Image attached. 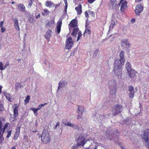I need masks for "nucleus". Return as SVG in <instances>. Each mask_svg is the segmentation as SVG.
<instances>
[{"instance_id":"obj_1","label":"nucleus","mask_w":149,"mask_h":149,"mask_svg":"<svg viewBox=\"0 0 149 149\" xmlns=\"http://www.w3.org/2000/svg\"><path fill=\"white\" fill-rule=\"evenodd\" d=\"M124 54V52L123 51H121L119 54L120 59H117L115 61L113 71L116 76L120 75L121 76L122 66L124 65L125 61Z\"/></svg>"},{"instance_id":"obj_2","label":"nucleus","mask_w":149,"mask_h":149,"mask_svg":"<svg viewBox=\"0 0 149 149\" xmlns=\"http://www.w3.org/2000/svg\"><path fill=\"white\" fill-rule=\"evenodd\" d=\"M38 135L39 138H41L42 143L45 144H47L49 141L50 138L48 130H44L42 135L39 133H38Z\"/></svg>"},{"instance_id":"obj_3","label":"nucleus","mask_w":149,"mask_h":149,"mask_svg":"<svg viewBox=\"0 0 149 149\" xmlns=\"http://www.w3.org/2000/svg\"><path fill=\"white\" fill-rule=\"evenodd\" d=\"M123 107L121 104H116L113 106L112 110V114L113 116H116L120 114L122 111Z\"/></svg>"},{"instance_id":"obj_4","label":"nucleus","mask_w":149,"mask_h":149,"mask_svg":"<svg viewBox=\"0 0 149 149\" xmlns=\"http://www.w3.org/2000/svg\"><path fill=\"white\" fill-rule=\"evenodd\" d=\"M85 140L84 135L80 134L76 139L77 145L78 146H83L87 141H85Z\"/></svg>"},{"instance_id":"obj_5","label":"nucleus","mask_w":149,"mask_h":149,"mask_svg":"<svg viewBox=\"0 0 149 149\" xmlns=\"http://www.w3.org/2000/svg\"><path fill=\"white\" fill-rule=\"evenodd\" d=\"M143 139L146 142V145L149 149V129H147L144 132Z\"/></svg>"},{"instance_id":"obj_6","label":"nucleus","mask_w":149,"mask_h":149,"mask_svg":"<svg viewBox=\"0 0 149 149\" xmlns=\"http://www.w3.org/2000/svg\"><path fill=\"white\" fill-rule=\"evenodd\" d=\"M78 22L76 19H72L68 24V28L70 31L72 30L73 28L77 27Z\"/></svg>"},{"instance_id":"obj_7","label":"nucleus","mask_w":149,"mask_h":149,"mask_svg":"<svg viewBox=\"0 0 149 149\" xmlns=\"http://www.w3.org/2000/svg\"><path fill=\"white\" fill-rule=\"evenodd\" d=\"M73 45V42L72 39L71 37H69L66 41L65 48L66 49H71Z\"/></svg>"},{"instance_id":"obj_8","label":"nucleus","mask_w":149,"mask_h":149,"mask_svg":"<svg viewBox=\"0 0 149 149\" xmlns=\"http://www.w3.org/2000/svg\"><path fill=\"white\" fill-rule=\"evenodd\" d=\"M108 6L110 9H115L117 7L116 0H110Z\"/></svg>"},{"instance_id":"obj_9","label":"nucleus","mask_w":149,"mask_h":149,"mask_svg":"<svg viewBox=\"0 0 149 149\" xmlns=\"http://www.w3.org/2000/svg\"><path fill=\"white\" fill-rule=\"evenodd\" d=\"M143 9V6L141 4H138L136 7L135 12L136 15H139Z\"/></svg>"},{"instance_id":"obj_10","label":"nucleus","mask_w":149,"mask_h":149,"mask_svg":"<svg viewBox=\"0 0 149 149\" xmlns=\"http://www.w3.org/2000/svg\"><path fill=\"white\" fill-rule=\"evenodd\" d=\"M127 1L121 2L120 1L118 3L119 5L121 4V7L120 10L123 13H125V11L127 8Z\"/></svg>"},{"instance_id":"obj_11","label":"nucleus","mask_w":149,"mask_h":149,"mask_svg":"<svg viewBox=\"0 0 149 149\" xmlns=\"http://www.w3.org/2000/svg\"><path fill=\"white\" fill-rule=\"evenodd\" d=\"M19 105L18 104H14L13 106L12 107L13 109V114L14 117L15 118L17 117L18 115V109Z\"/></svg>"},{"instance_id":"obj_12","label":"nucleus","mask_w":149,"mask_h":149,"mask_svg":"<svg viewBox=\"0 0 149 149\" xmlns=\"http://www.w3.org/2000/svg\"><path fill=\"white\" fill-rule=\"evenodd\" d=\"M78 107V114L77 119H79L81 118L82 114L84 110V108L83 107H79V106Z\"/></svg>"},{"instance_id":"obj_13","label":"nucleus","mask_w":149,"mask_h":149,"mask_svg":"<svg viewBox=\"0 0 149 149\" xmlns=\"http://www.w3.org/2000/svg\"><path fill=\"white\" fill-rule=\"evenodd\" d=\"M62 21L61 20H58L57 23L56 29L57 33L59 34L61 31V28L62 25Z\"/></svg>"},{"instance_id":"obj_14","label":"nucleus","mask_w":149,"mask_h":149,"mask_svg":"<svg viewBox=\"0 0 149 149\" xmlns=\"http://www.w3.org/2000/svg\"><path fill=\"white\" fill-rule=\"evenodd\" d=\"M52 32L51 30L49 29L47 30L46 34L45 35V38L47 39L48 40V41H49L50 40L49 39L52 36Z\"/></svg>"},{"instance_id":"obj_15","label":"nucleus","mask_w":149,"mask_h":149,"mask_svg":"<svg viewBox=\"0 0 149 149\" xmlns=\"http://www.w3.org/2000/svg\"><path fill=\"white\" fill-rule=\"evenodd\" d=\"M127 73L129 77H133L136 76V74L137 73V72H136L134 70H131L129 71H127Z\"/></svg>"},{"instance_id":"obj_16","label":"nucleus","mask_w":149,"mask_h":149,"mask_svg":"<svg viewBox=\"0 0 149 149\" xmlns=\"http://www.w3.org/2000/svg\"><path fill=\"white\" fill-rule=\"evenodd\" d=\"M75 10L77 12V14L78 15H80L82 13V6L80 4L78 5V6L75 8Z\"/></svg>"},{"instance_id":"obj_17","label":"nucleus","mask_w":149,"mask_h":149,"mask_svg":"<svg viewBox=\"0 0 149 149\" xmlns=\"http://www.w3.org/2000/svg\"><path fill=\"white\" fill-rule=\"evenodd\" d=\"M14 26L15 27L17 31H19L20 29L19 27L18 19L17 18H15L14 19Z\"/></svg>"},{"instance_id":"obj_18","label":"nucleus","mask_w":149,"mask_h":149,"mask_svg":"<svg viewBox=\"0 0 149 149\" xmlns=\"http://www.w3.org/2000/svg\"><path fill=\"white\" fill-rule=\"evenodd\" d=\"M3 95L6 97V99L8 101L10 102L12 101V99L10 93H7L6 92H4L3 93Z\"/></svg>"},{"instance_id":"obj_19","label":"nucleus","mask_w":149,"mask_h":149,"mask_svg":"<svg viewBox=\"0 0 149 149\" xmlns=\"http://www.w3.org/2000/svg\"><path fill=\"white\" fill-rule=\"evenodd\" d=\"M17 6L18 8H19L20 11L23 12H24L25 11V8L23 4L21 3L18 4Z\"/></svg>"},{"instance_id":"obj_20","label":"nucleus","mask_w":149,"mask_h":149,"mask_svg":"<svg viewBox=\"0 0 149 149\" xmlns=\"http://www.w3.org/2000/svg\"><path fill=\"white\" fill-rule=\"evenodd\" d=\"M79 30V29L78 27L73 28L72 35L74 37H76L77 33H78Z\"/></svg>"},{"instance_id":"obj_21","label":"nucleus","mask_w":149,"mask_h":149,"mask_svg":"<svg viewBox=\"0 0 149 149\" xmlns=\"http://www.w3.org/2000/svg\"><path fill=\"white\" fill-rule=\"evenodd\" d=\"M128 39H125L122 41L121 45H123V44H124L125 45L127 46L128 47L130 46V44L128 41Z\"/></svg>"},{"instance_id":"obj_22","label":"nucleus","mask_w":149,"mask_h":149,"mask_svg":"<svg viewBox=\"0 0 149 149\" xmlns=\"http://www.w3.org/2000/svg\"><path fill=\"white\" fill-rule=\"evenodd\" d=\"M22 85L21 83L19 82H17L15 85V90L18 91L19 89L21 88Z\"/></svg>"},{"instance_id":"obj_23","label":"nucleus","mask_w":149,"mask_h":149,"mask_svg":"<svg viewBox=\"0 0 149 149\" xmlns=\"http://www.w3.org/2000/svg\"><path fill=\"white\" fill-rule=\"evenodd\" d=\"M68 126H70L72 128H73L75 129H78L79 130V127L74 124H71V123H69V124H68Z\"/></svg>"},{"instance_id":"obj_24","label":"nucleus","mask_w":149,"mask_h":149,"mask_svg":"<svg viewBox=\"0 0 149 149\" xmlns=\"http://www.w3.org/2000/svg\"><path fill=\"white\" fill-rule=\"evenodd\" d=\"M54 20H51L49 21L46 24V26H48L49 27L52 26L54 24Z\"/></svg>"},{"instance_id":"obj_25","label":"nucleus","mask_w":149,"mask_h":149,"mask_svg":"<svg viewBox=\"0 0 149 149\" xmlns=\"http://www.w3.org/2000/svg\"><path fill=\"white\" fill-rule=\"evenodd\" d=\"M45 3L46 6L49 7L54 5L53 3L51 1H46Z\"/></svg>"},{"instance_id":"obj_26","label":"nucleus","mask_w":149,"mask_h":149,"mask_svg":"<svg viewBox=\"0 0 149 149\" xmlns=\"http://www.w3.org/2000/svg\"><path fill=\"white\" fill-rule=\"evenodd\" d=\"M131 65L130 63L128 62L126 64V68L127 71L132 70Z\"/></svg>"},{"instance_id":"obj_27","label":"nucleus","mask_w":149,"mask_h":149,"mask_svg":"<svg viewBox=\"0 0 149 149\" xmlns=\"http://www.w3.org/2000/svg\"><path fill=\"white\" fill-rule=\"evenodd\" d=\"M31 110L33 111L34 114L36 116L37 115L38 111V110L37 108H31Z\"/></svg>"},{"instance_id":"obj_28","label":"nucleus","mask_w":149,"mask_h":149,"mask_svg":"<svg viewBox=\"0 0 149 149\" xmlns=\"http://www.w3.org/2000/svg\"><path fill=\"white\" fill-rule=\"evenodd\" d=\"M63 124L65 125H67L68 126V124H69V123H70V122H69L68 121L67 119H64L63 120Z\"/></svg>"},{"instance_id":"obj_29","label":"nucleus","mask_w":149,"mask_h":149,"mask_svg":"<svg viewBox=\"0 0 149 149\" xmlns=\"http://www.w3.org/2000/svg\"><path fill=\"white\" fill-rule=\"evenodd\" d=\"M30 100V97L29 95H28L27 96V97L26 98L24 102V103L25 104H27V103H29V100Z\"/></svg>"},{"instance_id":"obj_30","label":"nucleus","mask_w":149,"mask_h":149,"mask_svg":"<svg viewBox=\"0 0 149 149\" xmlns=\"http://www.w3.org/2000/svg\"><path fill=\"white\" fill-rule=\"evenodd\" d=\"M117 88L116 87H113L112 89L110 90V93L112 94H114L116 92Z\"/></svg>"},{"instance_id":"obj_31","label":"nucleus","mask_w":149,"mask_h":149,"mask_svg":"<svg viewBox=\"0 0 149 149\" xmlns=\"http://www.w3.org/2000/svg\"><path fill=\"white\" fill-rule=\"evenodd\" d=\"M115 25V22L113 21H112V23L111 24L109 29H112L113 28V27H114V26Z\"/></svg>"},{"instance_id":"obj_32","label":"nucleus","mask_w":149,"mask_h":149,"mask_svg":"<svg viewBox=\"0 0 149 149\" xmlns=\"http://www.w3.org/2000/svg\"><path fill=\"white\" fill-rule=\"evenodd\" d=\"M134 91L130 92L129 93V97L131 98H132L134 97Z\"/></svg>"},{"instance_id":"obj_33","label":"nucleus","mask_w":149,"mask_h":149,"mask_svg":"<svg viewBox=\"0 0 149 149\" xmlns=\"http://www.w3.org/2000/svg\"><path fill=\"white\" fill-rule=\"evenodd\" d=\"M65 85V82L63 81L62 82H61V81L59 82V86H58V89H59V87H62L63 86H64Z\"/></svg>"},{"instance_id":"obj_34","label":"nucleus","mask_w":149,"mask_h":149,"mask_svg":"<svg viewBox=\"0 0 149 149\" xmlns=\"http://www.w3.org/2000/svg\"><path fill=\"white\" fill-rule=\"evenodd\" d=\"M91 31L90 30V29H86L85 30L84 34L86 33V34H91Z\"/></svg>"},{"instance_id":"obj_35","label":"nucleus","mask_w":149,"mask_h":149,"mask_svg":"<svg viewBox=\"0 0 149 149\" xmlns=\"http://www.w3.org/2000/svg\"><path fill=\"white\" fill-rule=\"evenodd\" d=\"M128 89L129 91H130V92H132V91H134V87L133 86H128Z\"/></svg>"},{"instance_id":"obj_36","label":"nucleus","mask_w":149,"mask_h":149,"mask_svg":"<svg viewBox=\"0 0 149 149\" xmlns=\"http://www.w3.org/2000/svg\"><path fill=\"white\" fill-rule=\"evenodd\" d=\"M78 36L77 40V41H78V40H79L80 38L81 37V36L82 34H81V31H79L78 32Z\"/></svg>"},{"instance_id":"obj_37","label":"nucleus","mask_w":149,"mask_h":149,"mask_svg":"<svg viewBox=\"0 0 149 149\" xmlns=\"http://www.w3.org/2000/svg\"><path fill=\"white\" fill-rule=\"evenodd\" d=\"M4 139L3 135H0V144H1L3 143Z\"/></svg>"},{"instance_id":"obj_38","label":"nucleus","mask_w":149,"mask_h":149,"mask_svg":"<svg viewBox=\"0 0 149 149\" xmlns=\"http://www.w3.org/2000/svg\"><path fill=\"white\" fill-rule=\"evenodd\" d=\"M5 130H4L3 128V129L2 128L0 129V135H3V134Z\"/></svg>"},{"instance_id":"obj_39","label":"nucleus","mask_w":149,"mask_h":149,"mask_svg":"<svg viewBox=\"0 0 149 149\" xmlns=\"http://www.w3.org/2000/svg\"><path fill=\"white\" fill-rule=\"evenodd\" d=\"M12 130H9L8 132L7 135L6 136V137L7 138H9L11 136V134Z\"/></svg>"},{"instance_id":"obj_40","label":"nucleus","mask_w":149,"mask_h":149,"mask_svg":"<svg viewBox=\"0 0 149 149\" xmlns=\"http://www.w3.org/2000/svg\"><path fill=\"white\" fill-rule=\"evenodd\" d=\"M19 134L15 133L14 136V140H16L17 137L19 136Z\"/></svg>"},{"instance_id":"obj_41","label":"nucleus","mask_w":149,"mask_h":149,"mask_svg":"<svg viewBox=\"0 0 149 149\" xmlns=\"http://www.w3.org/2000/svg\"><path fill=\"white\" fill-rule=\"evenodd\" d=\"M21 127L20 126L18 127L16 130V132L17 133L19 134Z\"/></svg>"},{"instance_id":"obj_42","label":"nucleus","mask_w":149,"mask_h":149,"mask_svg":"<svg viewBox=\"0 0 149 149\" xmlns=\"http://www.w3.org/2000/svg\"><path fill=\"white\" fill-rule=\"evenodd\" d=\"M3 69V63L2 62H0V70H2Z\"/></svg>"},{"instance_id":"obj_43","label":"nucleus","mask_w":149,"mask_h":149,"mask_svg":"<svg viewBox=\"0 0 149 149\" xmlns=\"http://www.w3.org/2000/svg\"><path fill=\"white\" fill-rule=\"evenodd\" d=\"M3 106L2 104H0V111H3Z\"/></svg>"},{"instance_id":"obj_44","label":"nucleus","mask_w":149,"mask_h":149,"mask_svg":"<svg viewBox=\"0 0 149 149\" xmlns=\"http://www.w3.org/2000/svg\"><path fill=\"white\" fill-rule=\"evenodd\" d=\"M78 145H77V144L76 145H75L72 146L71 148V149H77L78 148Z\"/></svg>"},{"instance_id":"obj_45","label":"nucleus","mask_w":149,"mask_h":149,"mask_svg":"<svg viewBox=\"0 0 149 149\" xmlns=\"http://www.w3.org/2000/svg\"><path fill=\"white\" fill-rule=\"evenodd\" d=\"M85 15V16L87 18H88L89 17V16L88 14V11H86L84 12Z\"/></svg>"},{"instance_id":"obj_46","label":"nucleus","mask_w":149,"mask_h":149,"mask_svg":"<svg viewBox=\"0 0 149 149\" xmlns=\"http://www.w3.org/2000/svg\"><path fill=\"white\" fill-rule=\"evenodd\" d=\"M9 124L8 123H6L4 125V127L3 128L4 130H5V129L8 126Z\"/></svg>"},{"instance_id":"obj_47","label":"nucleus","mask_w":149,"mask_h":149,"mask_svg":"<svg viewBox=\"0 0 149 149\" xmlns=\"http://www.w3.org/2000/svg\"><path fill=\"white\" fill-rule=\"evenodd\" d=\"M1 28V32L2 33H3L6 30V29L5 27H2Z\"/></svg>"},{"instance_id":"obj_48","label":"nucleus","mask_w":149,"mask_h":149,"mask_svg":"<svg viewBox=\"0 0 149 149\" xmlns=\"http://www.w3.org/2000/svg\"><path fill=\"white\" fill-rule=\"evenodd\" d=\"M43 106V105H42V104H40L38 107L37 108L38 110H40L41 108Z\"/></svg>"},{"instance_id":"obj_49","label":"nucleus","mask_w":149,"mask_h":149,"mask_svg":"<svg viewBox=\"0 0 149 149\" xmlns=\"http://www.w3.org/2000/svg\"><path fill=\"white\" fill-rule=\"evenodd\" d=\"M45 13V14H48L49 13V11L45 9L44 10Z\"/></svg>"},{"instance_id":"obj_50","label":"nucleus","mask_w":149,"mask_h":149,"mask_svg":"<svg viewBox=\"0 0 149 149\" xmlns=\"http://www.w3.org/2000/svg\"><path fill=\"white\" fill-rule=\"evenodd\" d=\"M33 3V1L32 0H30L29 2V5L31 6Z\"/></svg>"},{"instance_id":"obj_51","label":"nucleus","mask_w":149,"mask_h":149,"mask_svg":"<svg viewBox=\"0 0 149 149\" xmlns=\"http://www.w3.org/2000/svg\"><path fill=\"white\" fill-rule=\"evenodd\" d=\"M95 0H88V2L90 4L92 3Z\"/></svg>"},{"instance_id":"obj_52","label":"nucleus","mask_w":149,"mask_h":149,"mask_svg":"<svg viewBox=\"0 0 149 149\" xmlns=\"http://www.w3.org/2000/svg\"><path fill=\"white\" fill-rule=\"evenodd\" d=\"M3 21L0 22V27H3Z\"/></svg>"},{"instance_id":"obj_53","label":"nucleus","mask_w":149,"mask_h":149,"mask_svg":"<svg viewBox=\"0 0 149 149\" xmlns=\"http://www.w3.org/2000/svg\"><path fill=\"white\" fill-rule=\"evenodd\" d=\"M59 125H60L59 122H57V123H56V124L54 127V129H56V128L57 126H59Z\"/></svg>"},{"instance_id":"obj_54","label":"nucleus","mask_w":149,"mask_h":149,"mask_svg":"<svg viewBox=\"0 0 149 149\" xmlns=\"http://www.w3.org/2000/svg\"><path fill=\"white\" fill-rule=\"evenodd\" d=\"M9 65V63L8 62H7L6 63V65H5V66H4V69L6 68H7V67Z\"/></svg>"},{"instance_id":"obj_55","label":"nucleus","mask_w":149,"mask_h":149,"mask_svg":"<svg viewBox=\"0 0 149 149\" xmlns=\"http://www.w3.org/2000/svg\"><path fill=\"white\" fill-rule=\"evenodd\" d=\"M2 122L0 120V129H1V128H2L3 125H2Z\"/></svg>"},{"instance_id":"obj_56","label":"nucleus","mask_w":149,"mask_h":149,"mask_svg":"<svg viewBox=\"0 0 149 149\" xmlns=\"http://www.w3.org/2000/svg\"><path fill=\"white\" fill-rule=\"evenodd\" d=\"M68 6V5H65V9L64 11H65V12H67V7Z\"/></svg>"},{"instance_id":"obj_57","label":"nucleus","mask_w":149,"mask_h":149,"mask_svg":"<svg viewBox=\"0 0 149 149\" xmlns=\"http://www.w3.org/2000/svg\"><path fill=\"white\" fill-rule=\"evenodd\" d=\"M135 18H132L131 19V22L133 23H134L135 22Z\"/></svg>"},{"instance_id":"obj_58","label":"nucleus","mask_w":149,"mask_h":149,"mask_svg":"<svg viewBox=\"0 0 149 149\" xmlns=\"http://www.w3.org/2000/svg\"><path fill=\"white\" fill-rule=\"evenodd\" d=\"M24 139H28V137H27V136H26V135H24Z\"/></svg>"},{"instance_id":"obj_59","label":"nucleus","mask_w":149,"mask_h":149,"mask_svg":"<svg viewBox=\"0 0 149 149\" xmlns=\"http://www.w3.org/2000/svg\"><path fill=\"white\" fill-rule=\"evenodd\" d=\"M64 2L65 4V5H68L67 0H64Z\"/></svg>"},{"instance_id":"obj_60","label":"nucleus","mask_w":149,"mask_h":149,"mask_svg":"<svg viewBox=\"0 0 149 149\" xmlns=\"http://www.w3.org/2000/svg\"><path fill=\"white\" fill-rule=\"evenodd\" d=\"M40 17V14H39L36 16V19H38V18Z\"/></svg>"},{"instance_id":"obj_61","label":"nucleus","mask_w":149,"mask_h":149,"mask_svg":"<svg viewBox=\"0 0 149 149\" xmlns=\"http://www.w3.org/2000/svg\"><path fill=\"white\" fill-rule=\"evenodd\" d=\"M60 5V4H56L55 6V8H56L57 6H59Z\"/></svg>"},{"instance_id":"obj_62","label":"nucleus","mask_w":149,"mask_h":149,"mask_svg":"<svg viewBox=\"0 0 149 149\" xmlns=\"http://www.w3.org/2000/svg\"><path fill=\"white\" fill-rule=\"evenodd\" d=\"M97 147H98L97 146H95L94 148L93 149H97Z\"/></svg>"},{"instance_id":"obj_63","label":"nucleus","mask_w":149,"mask_h":149,"mask_svg":"<svg viewBox=\"0 0 149 149\" xmlns=\"http://www.w3.org/2000/svg\"><path fill=\"white\" fill-rule=\"evenodd\" d=\"M47 103H45L44 104H42V105H43V106H45V105L47 104Z\"/></svg>"},{"instance_id":"obj_64","label":"nucleus","mask_w":149,"mask_h":149,"mask_svg":"<svg viewBox=\"0 0 149 149\" xmlns=\"http://www.w3.org/2000/svg\"><path fill=\"white\" fill-rule=\"evenodd\" d=\"M11 149H16V148L15 147H13L12 148H11Z\"/></svg>"}]
</instances>
